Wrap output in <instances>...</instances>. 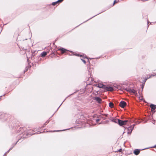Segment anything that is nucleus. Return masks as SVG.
Wrapping results in <instances>:
<instances>
[{
    "label": "nucleus",
    "instance_id": "1",
    "mask_svg": "<svg viewBox=\"0 0 156 156\" xmlns=\"http://www.w3.org/2000/svg\"><path fill=\"white\" fill-rule=\"evenodd\" d=\"M118 124L120 126H123L126 125H129L131 124V121L129 120H122L119 119L118 120Z\"/></svg>",
    "mask_w": 156,
    "mask_h": 156
},
{
    "label": "nucleus",
    "instance_id": "2",
    "mask_svg": "<svg viewBox=\"0 0 156 156\" xmlns=\"http://www.w3.org/2000/svg\"><path fill=\"white\" fill-rule=\"evenodd\" d=\"M134 126L135 125L134 124L133 125V126H131L128 128L127 129V133L128 134L130 135L131 133L132 130L133 129Z\"/></svg>",
    "mask_w": 156,
    "mask_h": 156
},
{
    "label": "nucleus",
    "instance_id": "3",
    "mask_svg": "<svg viewBox=\"0 0 156 156\" xmlns=\"http://www.w3.org/2000/svg\"><path fill=\"white\" fill-rule=\"evenodd\" d=\"M126 105V103L123 101H121L119 104V106L122 108H124Z\"/></svg>",
    "mask_w": 156,
    "mask_h": 156
},
{
    "label": "nucleus",
    "instance_id": "4",
    "mask_svg": "<svg viewBox=\"0 0 156 156\" xmlns=\"http://www.w3.org/2000/svg\"><path fill=\"white\" fill-rule=\"evenodd\" d=\"M96 86L100 88H102L103 89H105L106 87V86L103 85L101 83H98V84L96 85Z\"/></svg>",
    "mask_w": 156,
    "mask_h": 156
},
{
    "label": "nucleus",
    "instance_id": "5",
    "mask_svg": "<svg viewBox=\"0 0 156 156\" xmlns=\"http://www.w3.org/2000/svg\"><path fill=\"white\" fill-rule=\"evenodd\" d=\"M105 89L106 90L108 91H112L113 90V88L111 87H106H106Z\"/></svg>",
    "mask_w": 156,
    "mask_h": 156
},
{
    "label": "nucleus",
    "instance_id": "6",
    "mask_svg": "<svg viewBox=\"0 0 156 156\" xmlns=\"http://www.w3.org/2000/svg\"><path fill=\"white\" fill-rule=\"evenodd\" d=\"M94 99L96 100L99 103H101V98L99 97H95L94 98Z\"/></svg>",
    "mask_w": 156,
    "mask_h": 156
},
{
    "label": "nucleus",
    "instance_id": "7",
    "mask_svg": "<svg viewBox=\"0 0 156 156\" xmlns=\"http://www.w3.org/2000/svg\"><path fill=\"white\" fill-rule=\"evenodd\" d=\"M150 107L151 108V111H153L156 108V106L153 105L151 104L150 106Z\"/></svg>",
    "mask_w": 156,
    "mask_h": 156
},
{
    "label": "nucleus",
    "instance_id": "8",
    "mask_svg": "<svg viewBox=\"0 0 156 156\" xmlns=\"http://www.w3.org/2000/svg\"><path fill=\"white\" fill-rule=\"evenodd\" d=\"M133 153L136 155H138L140 153V151L138 149H136L134 151Z\"/></svg>",
    "mask_w": 156,
    "mask_h": 156
},
{
    "label": "nucleus",
    "instance_id": "9",
    "mask_svg": "<svg viewBox=\"0 0 156 156\" xmlns=\"http://www.w3.org/2000/svg\"><path fill=\"white\" fill-rule=\"evenodd\" d=\"M58 50L60 51L62 53H64L67 51L66 50L63 48H60Z\"/></svg>",
    "mask_w": 156,
    "mask_h": 156
},
{
    "label": "nucleus",
    "instance_id": "10",
    "mask_svg": "<svg viewBox=\"0 0 156 156\" xmlns=\"http://www.w3.org/2000/svg\"><path fill=\"white\" fill-rule=\"evenodd\" d=\"M47 54L46 52H43L41 54V55L42 57L44 58Z\"/></svg>",
    "mask_w": 156,
    "mask_h": 156
},
{
    "label": "nucleus",
    "instance_id": "11",
    "mask_svg": "<svg viewBox=\"0 0 156 156\" xmlns=\"http://www.w3.org/2000/svg\"><path fill=\"white\" fill-rule=\"evenodd\" d=\"M131 92H130V94H136L137 93H136V90H135L133 89H132L131 91Z\"/></svg>",
    "mask_w": 156,
    "mask_h": 156
},
{
    "label": "nucleus",
    "instance_id": "12",
    "mask_svg": "<svg viewBox=\"0 0 156 156\" xmlns=\"http://www.w3.org/2000/svg\"><path fill=\"white\" fill-rule=\"evenodd\" d=\"M119 120V119H113L112 120V122H115V123H118V120Z\"/></svg>",
    "mask_w": 156,
    "mask_h": 156
},
{
    "label": "nucleus",
    "instance_id": "13",
    "mask_svg": "<svg viewBox=\"0 0 156 156\" xmlns=\"http://www.w3.org/2000/svg\"><path fill=\"white\" fill-rule=\"evenodd\" d=\"M114 106V104L112 102H110L109 103V106L111 108H112Z\"/></svg>",
    "mask_w": 156,
    "mask_h": 156
},
{
    "label": "nucleus",
    "instance_id": "14",
    "mask_svg": "<svg viewBox=\"0 0 156 156\" xmlns=\"http://www.w3.org/2000/svg\"><path fill=\"white\" fill-rule=\"evenodd\" d=\"M132 89V88H127L126 89V90L127 91L129 92L130 93Z\"/></svg>",
    "mask_w": 156,
    "mask_h": 156
},
{
    "label": "nucleus",
    "instance_id": "15",
    "mask_svg": "<svg viewBox=\"0 0 156 156\" xmlns=\"http://www.w3.org/2000/svg\"><path fill=\"white\" fill-rule=\"evenodd\" d=\"M78 56H79V57H80V58H86V57H85L84 56V55H78Z\"/></svg>",
    "mask_w": 156,
    "mask_h": 156
},
{
    "label": "nucleus",
    "instance_id": "16",
    "mask_svg": "<svg viewBox=\"0 0 156 156\" xmlns=\"http://www.w3.org/2000/svg\"><path fill=\"white\" fill-rule=\"evenodd\" d=\"M58 3V2H53L52 3V5H55L57 3Z\"/></svg>",
    "mask_w": 156,
    "mask_h": 156
},
{
    "label": "nucleus",
    "instance_id": "17",
    "mask_svg": "<svg viewBox=\"0 0 156 156\" xmlns=\"http://www.w3.org/2000/svg\"><path fill=\"white\" fill-rule=\"evenodd\" d=\"M81 60H82V61L84 62V64H85V63H86L85 61L83 59H81Z\"/></svg>",
    "mask_w": 156,
    "mask_h": 156
},
{
    "label": "nucleus",
    "instance_id": "18",
    "mask_svg": "<svg viewBox=\"0 0 156 156\" xmlns=\"http://www.w3.org/2000/svg\"><path fill=\"white\" fill-rule=\"evenodd\" d=\"M63 0H58L57 2H62L63 1Z\"/></svg>",
    "mask_w": 156,
    "mask_h": 156
},
{
    "label": "nucleus",
    "instance_id": "19",
    "mask_svg": "<svg viewBox=\"0 0 156 156\" xmlns=\"http://www.w3.org/2000/svg\"><path fill=\"white\" fill-rule=\"evenodd\" d=\"M122 149H120L119 151H117L116 152H121L122 151Z\"/></svg>",
    "mask_w": 156,
    "mask_h": 156
},
{
    "label": "nucleus",
    "instance_id": "20",
    "mask_svg": "<svg viewBox=\"0 0 156 156\" xmlns=\"http://www.w3.org/2000/svg\"><path fill=\"white\" fill-rule=\"evenodd\" d=\"M28 67H27L26 68V70H25L24 71V72H27V69H28Z\"/></svg>",
    "mask_w": 156,
    "mask_h": 156
},
{
    "label": "nucleus",
    "instance_id": "21",
    "mask_svg": "<svg viewBox=\"0 0 156 156\" xmlns=\"http://www.w3.org/2000/svg\"><path fill=\"white\" fill-rule=\"evenodd\" d=\"M142 97H140V99H142Z\"/></svg>",
    "mask_w": 156,
    "mask_h": 156
},
{
    "label": "nucleus",
    "instance_id": "22",
    "mask_svg": "<svg viewBox=\"0 0 156 156\" xmlns=\"http://www.w3.org/2000/svg\"><path fill=\"white\" fill-rule=\"evenodd\" d=\"M27 62H29V59H27Z\"/></svg>",
    "mask_w": 156,
    "mask_h": 156
},
{
    "label": "nucleus",
    "instance_id": "23",
    "mask_svg": "<svg viewBox=\"0 0 156 156\" xmlns=\"http://www.w3.org/2000/svg\"><path fill=\"white\" fill-rule=\"evenodd\" d=\"M154 147L156 148V145L154 146Z\"/></svg>",
    "mask_w": 156,
    "mask_h": 156
},
{
    "label": "nucleus",
    "instance_id": "24",
    "mask_svg": "<svg viewBox=\"0 0 156 156\" xmlns=\"http://www.w3.org/2000/svg\"><path fill=\"white\" fill-rule=\"evenodd\" d=\"M35 133H31V134H35Z\"/></svg>",
    "mask_w": 156,
    "mask_h": 156
},
{
    "label": "nucleus",
    "instance_id": "25",
    "mask_svg": "<svg viewBox=\"0 0 156 156\" xmlns=\"http://www.w3.org/2000/svg\"><path fill=\"white\" fill-rule=\"evenodd\" d=\"M115 2H114V3L113 4V5L115 4Z\"/></svg>",
    "mask_w": 156,
    "mask_h": 156
},
{
    "label": "nucleus",
    "instance_id": "26",
    "mask_svg": "<svg viewBox=\"0 0 156 156\" xmlns=\"http://www.w3.org/2000/svg\"><path fill=\"white\" fill-rule=\"evenodd\" d=\"M32 131H33V130H32ZM31 133H33V132H31Z\"/></svg>",
    "mask_w": 156,
    "mask_h": 156
}]
</instances>
